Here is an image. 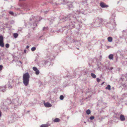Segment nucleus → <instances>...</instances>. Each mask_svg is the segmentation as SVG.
I'll list each match as a JSON object with an SVG mask.
<instances>
[{
  "mask_svg": "<svg viewBox=\"0 0 127 127\" xmlns=\"http://www.w3.org/2000/svg\"><path fill=\"white\" fill-rule=\"evenodd\" d=\"M46 60H43L39 61L37 63V64L40 67H44L46 65H51L50 63L52 60V59L50 56L47 57Z\"/></svg>",
  "mask_w": 127,
  "mask_h": 127,
  "instance_id": "f257e3e1",
  "label": "nucleus"
},
{
  "mask_svg": "<svg viewBox=\"0 0 127 127\" xmlns=\"http://www.w3.org/2000/svg\"><path fill=\"white\" fill-rule=\"evenodd\" d=\"M56 2H55L54 0H53L51 3L53 6L55 4L56 5L61 4H65L66 3L68 5V7L69 9H70L71 6V3L69 2V0H55Z\"/></svg>",
  "mask_w": 127,
  "mask_h": 127,
  "instance_id": "f03ea898",
  "label": "nucleus"
},
{
  "mask_svg": "<svg viewBox=\"0 0 127 127\" xmlns=\"http://www.w3.org/2000/svg\"><path fill=\"white\" fill-rule=\"evenodd\" d=\"M23 82L25 86H27L29 84L30 76L28 72L24 73L23 76Z\"/></svg>",
  "mask_w": 127,
  "mask_h": 127,
  "instance_id": "7ed1b4c3",
  "label": "nucleus"
},
{
  "mask_svg": "<svg viewBox=\"0 0 127 127\" xmlns=\"http://www.w3.org/2000/svg\"><path fill=\"white\" fill-rule=\"evenodd\" d=\"M71 16V14H70L67 16V17L63 16L62 17L60 18V22L61 23H62L63 22H64L67 20H70Z\"/></svg>",
  "mask_w": 127,
  "mask_h": 127,
  "instance_id": "20e7f679",
  "label": "nucleus"
},
{
  "mask_svg": "<svg viewBox=\"0 0 127 127\" xmlns=\"http://www.w3.org/2000/svg\"><path fill=\"white\" fill-rule=\"evenodd\" d=\"M70 26L71 25L70 24H69L68 25H67L66 26L62 27L61 29H60L59 31H57V32H63L65 29L66 28L68 29H71Z\"/></svg>",
  "mask_w": 127,
  "mask_h": 127,
  "instance_id": "39448f33",
  "label": "nucleus"
},
{
  "mask_svg": "<svg viewBox=\"0 0 127 127\" xmlns=\"http://www.w3.org/2000/svg\"><path fill=\"white\" fill-rule=\"evenodd\" d=\"M32 18L33 19L32 20L34 22V23H33L32 25L33 26H34V27H32V28L33 29V28H34L35 27H36L37 26V24L36 23V22L38 21L37 20H36V18L35 17H32ZM29 25L30 26V27H32V25L30 24H29Z\"/></svg>",
  "mask_w": 127,
  "mask_h": 127,
  "instance_id": "423d86ee",
  "label": "nucleus"
},
{
  "mask_svg": "<svg viewBox=\"0 0 127 127\" xmlns=\"http://www.w3.org/2000/svg\"><path fill=\"white\" fill-rule=\"evenodd\" d=\"M14 82V81L12 79L9 80L7 84L8 85V87L9 89H11L12 88V84Z\"/></svg>",
  "mask_w": 127,
  "mask_h": 127,
  "instance_id": "0eeeda50",
  "label": "nucleus"
},
{
  "mask_svg": "<svg viewBox=\"0 0 127 127\" xmlns=\"http://www.w3.org/2000/svg\"><path fill=\"white\" fill-rule=\"evenodd\" d=\"M4 46L3 37L2 35H0V46L2 47H3Z\"/></svg>",
  "mask_w": 127,
  "mask_h": 127,
  "instance_id": "6e6552de",
  "label": "nucleus"
},
{
  "mask_svg": "<svg viewBox=\"0 0 127 127\" xmlns=\"http://www.w3.org/2000/svg\"><path fill=\"white\" fill-rule=\"evenodd\" d=\"M11 103V100L9 99H7L4 102L3 104L4 105L6 106L10 104Z\"/></svg>",
  "mask_w": 127,
  "mask_h": 127,
  "instance_id": "1a4fd4ad",
  "label": "nucleus"
},
{
  "mask_svg": "<svg viewBox=\"0 0 127 127\" xmlns=\"http://www.w3.org/2000/svg\"><path fill=\"white\" fill-rule=\"evenodd\" d=\"M33 70L35 71V74L37 75H38L39 73V70L37 68L35 67H33Z\"/></svg>",
  "mask_w": 127,
  "mask_h": 127,
  "instance_id": "9d476101",
  "label": "nucleus"
},
{
  "mask_svg": "<svg viewBox=\"0 0 127 127\" xmlns=\"http://www.w3.org/2000/svg\"><path fill=\"white\" fill-rule=\"evenodd\" d=\"M54 17H52L51 18L49 19H48V22L50 25L52 24L54 21Z\"/></svg>",
  "mask_w": 127,
  "mask_h": 127,
  "instance_id": "9b49d317",
  "label": "nucleus"
},
{
  "mask_svg": "<svg viewBox=\"0 0 127 127\" xmlns=\"http://www.w3.org/2000/svg\"><path fill=\"white\" fill-rule=\"evenodd\" d=\"M100 5L102 8H106L108 6V5H106L103 2H101L100 3Z\"/></svg>",
  "mask_w": 127,
  "mask_h": 127,
  "instance_id": "f8f14e48",
  "label": "nucleus"
},
{
  "mask_svg": "<svg viewBox=\"0 0 127 127\" xmlns=\"http://www.w3.org/2000/svg\"><path fill=\"white\" fill-rule=\"evenodd\" d=\"M23 99V98L22 97H19L18 98V104L20 105L22 103V99Z\"/></svg>",
  "mask_w": 127,
  "mask_h": 127,
  "instance_id": "ddd939ff",
  "label": "nucleus"
},
{
  "mask_svg": "<svg viewBox=\"0 0 127 127\" xmlns=\"http://www.w3.org/2000/svg\"><path fill=\"white\" fill-rule=\"evenodd\" d=\"M73 43L74 44H75L76 45L79 46H81V44L79 41H74Z\"/></svg>",
  "mask_w": 127,
  "mask_h": 127,
  "instance_id": "4468645a",
  "label": "nucleus"
},
{
  "mask_svg": "<svg viewBox=\"0 0 127 127\" xmlns=\"http://www.w3.org/2000/svg\"><path fill=\"white\" fill-rule=\"evenodd\" d=\"M45 106L47 107H50L52 106L48 102L44 103Z\"/></svg>",
  "mask_w": 127,
  "mask_h": 127,
  "instance_id": "2eb2a0df",
  "label": "nucleus"
},
{
  "mask_svg": "<svg viewBox=\"0 0 127 127\" xmlns=\"http://www.w3.org/2000/svg\"><path fill=\"white\" fill-rule=\"evenodd\" d=\"M67 36L66 37V39L67 41H69L71 40V36H69V33L67 32Z\"/></svg>",
  "mask_w": 127,
  "mask_h": 127,
  "instance_id": "dca6fc26",
  "label": "nucleus"
},
{
  "mask_svg": "<svg viewBox=\"0 0 127 127\" xmlns=\"http://www.w3.org/2000/svg\"><path fill=\"white\" fill-rule=\"evenodd\" d=\"M120 119L122 121H124L125 120V118L124 116L123 115H121L120 116Z\"/></svg>",
  "mask_w": 127,
  "mask_h": 127,
  "instance_id": "f3484780",
  "label": "nucleus"
},
{
  "mask_svg": "<svg viewBox=\"0 0 127 127\" xmlns=\"http://www.w3.org/2000/svg\"><path fill=\"white\" fill-rule=\"evenodd\" d=\"M115 15L114 14H112L110 19L111 20H114L115 18Z\"/></svg>",
  "mask_w": 127,
  "mask_h": 127,
  "instance_id": "a211bd4d",
  "label": "nucleus"
},
{
  "mask_svg": "<svg viewBox=\"0 0 127 127\" xmlns=\"http://www.w3.org/2000/svg\"><path fill=\"white\" fill-rule=\"evenodd\" d=\"M49 126L47 124H42L40 126V127H48Z\"/></svg>",
  "mask_w": 127,
  "mask_h": 127,
  "instance_id": "6ab92c4d",
  "label": "nucleus"
},
{
  "mask_svg": "<svg viewBox=\"0 0 127 127\" xmlns=\"http://www.w3.org/2000/svg\"><path fill=\"white\" fill-rule=\"evenodd\" d=\"M113 54H110L108 58L110 60H112L113 59Z\"/></svg>",
  "mask_w": 127,
  "mask_h": 127,
  "instance_id": "aec40b11",
  "label": "nucleus"
},
{
  "mask_svg": "<svg viewBox=\"0 0 127 127\" xmlns=\"http://www.w3.org/2000/svg\"><path fill=\"white\" fill-rule=\"evenodd\" d=\"M108 41L109 42H111L112 40V38L111 37H109L107 38Z\"/></svg>",
  "mask_w": 127,
  "mask_h": 127,
  "instance_id": "412c9836",
  "label": "nucleus"
},
{
  "mask_svg": "<svg viewBox=\"0 0 127 127\" xmlns=\"http://www.w3.org/2000/svg\"><path fill=\"white\" fill-rule=\"evenodd\" d=\"M106 89L108 90H111V86L110 85H108L105 88Z\"/></svg>",
  "mask_w": 127,
  "mask_h": 127,
  "instance_id": "4be33fe9",
  "label": "nucleus"
},
{
  "mask_svg": "<svg viewBox=\"0 0 127 127\" xmlns=\"http://www.w3.org/2000/svg\"><path fill=\"white\" fill-rule=\"evenodd\" d=\"M6 87L5 86H4L3 87H1V88H0L1 91L3 92H4L5 91V89Z\"/></svg>",
  "mask_w": 127,
  "mask_h": 127,
  "instance_id": "5701e85b",
  "label": "nucleus"
},
{
  "mask_svg": "<svg viewBox=\"0 0 127 127\" xmlns=\"http://www.w3.org/2000/svg\"><path fill=\"white\" fill-rule=\"evenodd\" d=\"M91 75L92 77L94 78H95L96 77V75L94 73H91Z\"/></svg>",
  "mask_w": 127,
  "mask_h": 127,
  "instance_id": "b1692460",
  "label": "nucleus"
},
{
  "mask_svg": "<svg viewBox=\"0 0 127 127\" xmlns=\"http://www.w3.org/2000/svg\"><path fill=\"white\" fill-rule=\"evenodd\" d=\"M18 36V33H15L13 34V36L15 38H17Z\"/></svg>",
  "mask_w": 127,
  "mask_h": 127,
  "instance_id": "393cba45",
  "label": "nucleus"
},
{
  "mask_svg": "<svg viewBox=\"0 0 127 127\" xmlns=\"http://www.w3.org/2000/svg\"><path fill=\"white\" fill-rule=\"evenodd\" d=\"M59 120H60L59 119L56 118L54 120V121L55 122H59Z\"/></svg>",
  "mask_w": 127,
  "mask_h": 127,
  "instance_id": "a878e982",
  "label": "nucleus"
},
{
  "mask_svg": "<svg viewBox=\"0 0 127 127\" xmlns=\"http://www.w3.org/2000/svg\"><path fill=\"white\" fill-rule=\"evenodd\" d=\"M86 113L88 115L89 114L91 113L90 110L89 109H88L86 111Z\"/></svg>",
  "mask_w": 127,
  "mask_h": 127,
  "instance_id": "bb28decb",
  "label": "nucleus"
},
{
  "mask_svg": "<svg viewBox=\"0 0 127 127\" xmlns=\"http://www.w3.org/2000/svg\"><path fill=\"white\" fill-rule=\"evenodd\" d=\"M60 98L61 100H63L64 98V96L63 95H61L60 96Z\"/></svg>",
  "mask_w": 127,
  "mask_h": 127,
  "instance_id": "cd10ccee",
  "label": "nucleus"
},
{
  "mask_svg": "<svg viewBox=\"0 0 127 127\" xmlns=\"http://www.w3.org/2000/svg\"><path fill=\"white\" fill-rule=\"evenodd\" d=\"M36 50V48L35 47H33L31 49V50L32 51H35Z\"/></svg>",
  "mask_w": 127,
  "mask_h": 127,
  "instance_id": "c85d7f7f",
  "label": "nucleus"
},
{
  "mask_svg": "<svg viewBox=\"0 0 127 127\" xmlns=\"http://www.w3.org/2000/svg\"><path fill=\"white\" fill-rule=\"evenodd\" d=\"M127 96V94L125 93L123 94L122 95V96L123 97H126Z\"/></svg>",
  "mask_w": 127,
  "mask_h": 127,
  "instance_id": "c756f323",
  "label": "nucleus"
},
{
  "mask_svg": "<svg viewBox=\"0 0 127 127\" xmlns=\"http://www.w3.org/2000/svg\"><path fill=\"white\" fill-rule=\"evenodd\" d=\"M48 27H43V30H44L45 29L48 30Z\"/></svg>",
  "mask_w": 127,
  "mask_h": 127,
  "instance_id": "7c9ffc66",
  "label": "nucleus"
},
{
  "mask_svg": "<svg viewBox=\"0 0 127 127\" xmlns=\"http://www.w3.org/2000/svg\"><path fill=\"white\" fill-rule=\"evenodd\" d=\"M90 118L91 120H93L94 119V116H91L90 117Z\"/></svg>",
  "mask_w": 127,
  "mask_h": 127,
  "instance_id": "2f4dec72",
  "label": "nucleus"
},
{
  "mask_svg": "<svg viewBox=\"0 0 127 127\" xmlns=\"http://www.w3.org/2000/svg\"><path fill=\"white\" fill-rule=\"evenodd\" d=\"M5 46L7 48H9V44L8 43L6 44L5 45Z\"/></svg>",
  "mask_w": 127,
  "mask_h": 127,
  "instance_id": "473e14b6",
  "label": "nucleus"
},
{
  "mask_svg": "<svg viewBox=\"0 0 127 127\" xmlns=\"http://www.w3.org/2000/svg\"><path fill=\"white\" fill-rule=\"evenodd\" d=\"M9 14L12 15L14 14V13L13 11H9Z\"/></svg>",
  "mask_w": 127,
  "mask_h": 127,
  "instance_id": "72a5a7b5",
  "label": "nucleus"
},
{
  "mask_svg": "<svg viewBox=\"0 0 127 127\" xmlns=\"http://www.w3.org/2000/svg\"><path fill=\"white\" fill-rule=\"evenodd\" d=\"M122 32H125L126 33L127 32V30H123L122 31Z\"/></svg>",
  "mask_w": 127,
  "mask_h": 127,
  "instance_id": "f704fd0d",
  "label": "nucleus"
},
{
  "mask_svg": "<svg viewBox=\"0 0 127 127\" xmlns=\"http://www.w3.org/2000/svg\"><path fill=\"white\" fill-rule=\"evenodd\" d=\"M96 80L98 82H100V79L98 78H96Z\"/></svg>",
  "mask_w": 127,
  "mask_h": 127,
  "instance_id": "c9c22d12",
  "label": "nucleus"
},
{
  "mask_svg": "<svg viewBox=\"0 0 127 127\" xmlns=\"http://www.w3.org/2000/svg\"><path fill=\"white\" fill-rule=\"evenodd\" d=\"M2 65H0V70H1L2 69Z\"/></svg>",
  "mask_w": 127,
  "mask_h": 127,
  "instance_id": "e433bc0d",
  "label": "nucleus"
},
{
  "mask_svg": "<svg viewBox=\"0 0 127 127\" xmlns=\"http://www.w3.org/2000/svg\"><path fill=\"white\" fill-rule=\"evenodd\" d=\"M107 48L108 49H109V48H112V47H111V46H107Z\"/></svg>",
  "mask_w": 127,
  "mask_h": 127,
  "instance_id": "4c0bfd02",
  "label": "nucleus"
},
{
  "mask_svg": "<svg viewBox=\"0 0 127 127\" xmlns=\"http://www.w3.org/2000/svg\"><path fill=\"white\" fill-rule=\"evenodd\" d=\"M113 69V67H111L110 68H108V69L109 70H112Z\"/></svg>",
  "mask_w": 127,
  "mask_h": 127,
  "instance_id": "58836bf2",
  "label": "nucleus"
},
{
  "mask_svg": "<svg viewBox=\"0 0 127 127\" xmlns=\"http://www.w3.org/2000/svg\"><path fill=\"white\" fill-rule=\"evenodd\" d=\"M77 21L80 23H82V22L81 21L79 20V21L78 20H77Z\"/></svg>",
  "mask_w": 127,
  "mask_h": 127,
  "instance_id": "ea45409f",
  "label": "nucleus"
},
{
  "mask_svg": "<svg viewBox=\"0 0 127 127\" xmlns=\"http://www.w3.org/2000/svg\"><path fill=\"white\" fill-rule=\"evenodd\" d=\"M29 46L28 45H27L26 46V48H27V49H28L29 48Z\"/></svg>",
  "mask_w": 127,
  "mask_h": 127,
  "instance_id": "a19ab883",
  "label": "nucleus"
},
{
  "mask_svg": "<svg viewBox=\"0 0 127 127\" xmlns=\"http://www.w3.org/2000/svg\"><path fill=\"white\" fill-rule=\"evenodd\" d=\"M24 53H25L26 52V50H25L24 51Z\"/></svg>",
  "mask_w": 127,
  "mask_h": 127,
  "instance_id": "79ce46f5",
  "label": "nucleus"
},
{
  "mask_svg": "<svg viewBox=\"0 0 127 127\" xmlns=\"http://www.w3.org/2000/svg\"><path fill=\"white\" fill-rule=\"evenodd\" d=\"M19 62H20L21 64H22V63L21 61H19Z\"/></svg>",
  "mask_w": 127,
  "mask_h": 127,
  "instance_id": "37998d69",
  "label": "nucleus"
},
{
  "mask_svg": "<svg viewBox=\"0 0 127 127\" xmlns=\"http://www.w3.org/2000/svg\"><path fill=\"white\" fill-rule=\"evenodd\" d=\"M47 11H45L44 12V13H47Z\"/></svg>",
  "mask_w": 127,
  "mask_h": 127,
  "instance_id": "c03bdc74",
  "label": "nucleus"
},
{
  "mask_svg": "<svg viewBox=\"0 0 127 127\" xmlns=\"http://www.w3.org/2000/svg\"><path fill=\"white\" fill-rule=\"evenodd\" d=\"M104 82H103V83L101 84H102V85L103 84H104Z\"/></svg>",
  "mask_w": 127,
  "mask_h": 127,
  "instance_id": "a18cd8bd",
  "label": "nucleus"
},
{
  "mask_svg": "<svg viewBox=\"0 0 127 127\" xmlns=\"http://www.w3.org/2000/svg\"><path fill=\"white\" fill-rule=\"evenodd\" d=\"M101 22H102V19H101Z\"/></svg>",
  "mask_w": 127,
  "mask_h": 127,
  "instance_id": "49530a36",
  "label": "nucleus"
},
{
  "mask_svg": "<svg viewBox=\"0 0 127 127\" xmlns=\"http://www.w3.org/2000/svg\"><path fill=\"white\" fill-rule=\"evenodd\" d=\"M17 10H19V8H17Z\"/></svg>",
  "mask_w": 127,
  "mask_h": 127,
  "instance_id": "de8ad7c7",
  "label": "nucleus"
},
{
  "mask_svg": "<svg viewBox=\"0 0 127 127\" xmlns=\"http://www.w3.org/2000/svg\"><path fill=\"white\" fill-rule=\"evenodd\" d=\"M30 21H32V19H30Z\"/></svg>",
  "mask_w": 127,
  "mask_h": 127,
  "instance_id": "09e8293b",
  "label": "nucleus"
},
{
  "mask_svg": "<svg viewBox=\"0 0 127 127\" xmlns=\"http://www.w3.org/2000/svg\"><path fill=\"white\" fill-rule=\"evenodd\" d=\"M12 23H13L14 22L13 21H12Z\"/></svg>",
  "mask_w": 127,
  "mask_h": 127,
  "instance_id": "8fccbe9b",
  "label": "nucleus"
},
{
  "mask_svg": "<svg viewBox=\"0 0 127 127\" xmlns=\"http://www.w3.org/2000/svg\"><path fill=\"white\" fill-rule=\"evenodd\" d=\"M125 77H126V78H127V76H126Z\"/></svg>",
  "mask_w": 127,
  "mask_h": 127,
  "instance_id": "3c124183",
  "label": "nucleus"
},
{
  "mask_svg": "<svg viewBox=\"0 0 127 127\" xmlns=\"http://www.w3.org/2000/svg\"><path fill=\"white\" fill-rule=\"evenodd\" d=\"M84 123H86V122H85V121H84Z\"/></svg>",
  "mask_w": 127,
  "mask_h": 127,
  "instance_id": "603ef678",
  "label": "nucleus"
},
{
  "mask_svg": "<svg viewBox=\"0 0 127 127\" xmlns=\"http://www.w3.org/2000/svg\"><path fill=\"white\" fill-rule=\"evenodd\" d=\"M90 45H91L89 44V46H90Z\"/></svg>",
  "mask_w": 127,
  "mask_h": 127,
  "instance_id": "864d4df0",
  "label": "nucleus"
},
{
  "mask_svg": "<svg viewBox=\"0 0 127 127\" xmlns=\"http://www.w3.org/2000/svg\"><path fill=\"white\" fill-rule=\"evenodd\" d=\"M29 111H28V112H29Z\"/></svg>",
  "mask_w": 127,
  "mask_h": 127,
  "instance_id": "5fc2aeb1",
  "label": "nucleus"
},
{
  "mask_svg": "<svg viewBox=\"0 0 127 127\" xmlns=\"http://www.w3.org/2000/svg\"><path fill=\"white\" fill-rule=\"evenodd\" d=\"M70 22H71V21H70Z\"/></svg>",
  "mask_w": 127,
  "mask_h": 127,
  "instance_id": "6e6d98bb",
  "label": "nucleus"
}]
</instances>
